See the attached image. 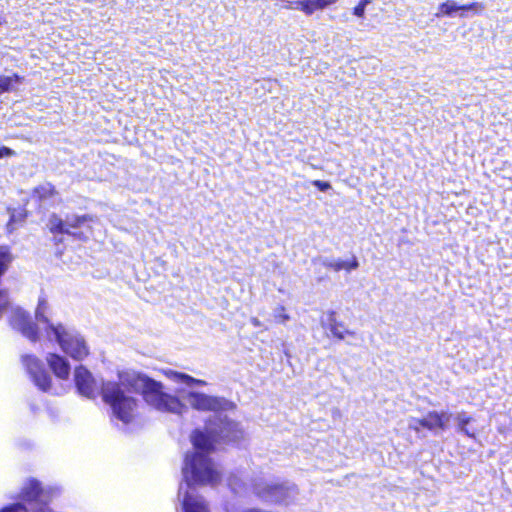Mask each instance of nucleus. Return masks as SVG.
Returning a JSON list of instances; mask_svg holds the SVG:
<instances>
[{
	"label": "nucleus",
	"instance_id": "1",
	"mask_svg": "<svg viewBox=\"0 0 512 512\" xmlns=\"http://www.w3.org/2000/svg\"><path fill=\"white\" fill-rule=\"evenodd\" d=\"M188 402L197 410L213 411L215 414L209 419L204 431L195 429L191 434L194 450L185 456L182 468L185 484H180L178 497L183 495V512H208L204 499L192 494L189 488L194 484L218 483L220 474L209 455L214 451L216 443H237L243 437V431L238 423L222 416V411L232 407V403L226 399L191 392L188 395Z\"/></svg>",
	"mask_w": 512,
	"mask_h": 512
},
{
	"label": "nucleus",
	"instance_id": "2",
	"mask_svg": "<svg viewBox=\"0 0 512 512\" xmlns=\"http://www.w3.org/2000/svg\"><path fill=\"white\" fill-rule=\"evenodd\" d=\"M129 392L141 393L146 403L163 412L181 414L186 407L180 400L163 391V386L146 375L126 372L119 375V383L103 382L100 388L103 401L111 407L113 416L124 425L134 417L136 400Z\"/></svg>",
	"mask_w": 512,
	"mask_h": 512
},
{
	"label": "nucleus",
	"instance_id": "3",
	"mask_svg": "<svg viewBox=\"0 0 512 512\" xmlns=\"http://www.w3.org/2000/svg\"><path fill=\"white\" fill-rule=\"evenodd\" d=\"M48 303L40 298L35 311V318L40 324H45V332L49 340L54 339L61 349L75 360L84 359L88 353V347L84 338L74 329L67 328L62 324L54 325L49 322L46 315Z\"/></svg>",
	"mask_w": 512,
	"mask_h": 512
},
{
	"label": "nucleus",
	"instance_id": "4",
	"mask_svg": "<svg viewBox=\"0 0 512 512\" xmlns=\"http://www.w3.org/2000/svg\"><path fill=\"white\" fill-rule=\"evenodd\" d=\"M253 491L255 495L265 503L284 504L292 503L298 495V489L294 484L268 483L259 481L254 483Z\"/></svg>",
	"mask_w": 512,
	"mask_h": 512
},
{
	"label": "nucleus",
	"instance_id": "5",
	"mask_svg": "<svg viewBox=\"0 0 512 512\" xmlns=\"http://www.w3.org/2000/svg\"><path fill=\"white\" fill-rule=\"evenodd\" d=\"M91 221H93V216L88 214H69L65 217V219H62L56 214H52L48 220V227L54 234H68L82 240L85 238L84 233L77 232L76 230L85 226Z\"/></svg>",
	"mask_w": 512,
	"mask_h": 512
},
{
	"label": "nucleus",
	"instance_id": "6",
	"mask_svg": "<svg viewBox=\"0 0 512 512\" xmlns=\"http://www.w3.org/2000/svg\"><path fill=\"white\" fill-rule=\"evenodd\" d=\"M55 493L53 489H43L37 480H30L22 490V499L33 512H53L47 503Z\"/></svg>",
	"mask_w": 512,
	"mask_h": 512
},
{
	"label": "nucleus",
	"instance_id": "7",
	"mask_svg": "<svg viewBox=\"0 0 512 512\" xmlns=\"http://www.w3.org/2000/svg\"><path fill=\"white\" fill-rule=\"evenodd\" d=\"M10 326L32 342L38 340V328L30 315L20 307H14L9 317Z\"/></svg>",
	"mask_w": 512,
	"mask_h": 512
},
{
	"label": "nucleus",
	"instance_id": "8",
	"mask_svg": "<svg viewBox=\"0 0 512 512\" xmlns=\"http://www.w3.org/2000/svg\"><path fill=\"white\" fill-rule=\"evenodd\" d=\"M22 362L34 384L44 392L49 391L51 386V377L45 370L44 364L32 355L23 356Z\"/></svg>",
	"mask_w": 512,
	"mask_h": 512
},
{
	"label": "nucleus",
	"instance_id": "9",
	"mask_svg": "<svg viewBox=\"0 0 512 512\" xmlns=\"http://www.w3.org/2000/svg\"><path fill=\"white\" fill-rule=\"evenodd\" d=\"M75 385L79 393L87 398L94 399L98 393V385L92 374L83 366H78L74 372Z\"/></svg>",
	"mask_w": 512,
	"mask_h": 512
},
{
	"label": "nucleus",
	"instance_id": "10",
	"mask_svg": "<svg viewBox=\"0 0 512 512\" xmlns=\"http://www.w3.org/2000/svg\"><path fill=\"white\" fill-rule=\"evenodd\" d=\"M449 415L446 412H430L427 416L417 419L411 418L408 427L414 431H419L420 427L434 430L436 428L445 429L446 423L449 421Z\"/></svg>",
	"mask_w": 512,
	"mask_h": 512
},
{
	"label": "nucleus",
	"instance_id": "11",
	"mask_svg": "<svg viewBox=\"0 0 512 512\" xmlns=\"http://www.w3.org/2000/svg\"><path fill=\"white\" fill-rule=\"evenodd\" d=\"M313 262H318L327 269L334 272L345 271L350 273L359 267V261L355 255H351L347 259L335 258V257H318Z\"/></svg>",
	"mask_w": 512,
	"mask_h": 512
},
{
	"label": "nucleus",
	"instance_id": "12",
	"mask_svg": "<svg viewBox=\"0 0 512 512\" xmlns=\"http://www.w3.org/2000/svg\"><path fill=\"white\" fill-rule=\"evenodd\" d=\"M484 9V6L482 3L479 2H473L466 5H458L453 0H447L446 2L442 3L438 7V12L436 13V17H441L443 15L446 16H452L454 13L458 11H469L474 10L476 12L482 11Z\"/></svg>",
	"mask_w": 512,
	"mask_h": 512
},
{
	"label": "nucleus",
	"instance_id": "13",
	"mask_svg": "<svg viewBox=\"0 0 512 512\" xmlns=\"http://www.w3.org/2000/svg\"><path fill=\"white\" fill-rule=\"evenodd\" d=\"M47 362L58 378L67 379L69 377L70 364L64 357L58 354H49Z\"/></svg>",
	"mask_w": 512,
	"mask_h": 512
},
{
	"label": "nucleus",
	"instance_id": "14",
	"mask_svg": "<svg viewBox=\"0 0 512 512\" xmlns=\"http://www.w3.org/2000/svg\"><path fill=\"white\" fill-rule=\"evenodd\" d=\"M336 2L337 0H299L295 2V8L306 15H312L315 11L323 10Z\"/></svg>",
	"mask_w": 512,
	"mask_h": 512
},
{
	"label": "nucleus",
	"instance_id": "15",
	"mask_svg": "<svg viewBox=\"0 0 512 512\" xmlns=\"http://www.w3.org/2000/svg\"><path fill=\"white\" fill-rule=\"evenodd\" d=\"M170 374H171V377L175 381L184 383L187 386H194V385L203 386V385H206V382L204 380L193 378L192 376H190L188 374L174 372V371H171Z\"/></svg>",
	"mask_w": 512,
	"mask_h": 512
},
{
	"label": "nucleus",
	"instance_id": "16",
	"mask_svg": "<svg viewBox=\"0 0 512 512\" xmlns=\"http://www.w3.org/2000/svg\"><path fill=\"white\" fill-rule=\"evenodd\" d=\"M22 77L18 74L12 76H0V94L4 92H10L13 90L14 83H21Z\"/></svg>",
	"mask_w": 512,
	"mask_h": 512
},
{
	"label": "nucleus",
	"instance_id": "17",
	"mask_svg": "<svg viewBox=\"0 0 512 512\" xmlns=\"http://www.w3.org/2000/svg\"><path fill=\"white\" fill-rule=\"evenodd\" d=\"M25 218H26L25 210H20V211L12 210V212L10 213V219L7 223V231L9 233H12L17 228L16 224L23 222Z\"/></svg>",
	"mask_w": 512,
	"mask_h": 512
},
{
	"label": "nucleus",
	"instance_id": "18",
	"mask_svg": "<svg viewBox=\"0 0 512 512\" xmlns=\"http://www.w3.org/2000/svg\"><path fill=\"white\" fill-rule=\"evenodd\" d=\"M34 194L39 197V199H48L55 194V189L53 185L50 183L42 184L34 189Z\"/></svg>",
	"mask_w": 512,
	"mask_h": 512
},
{
	"label": "nucleus",
	"instance_id": "19",
	"mask_svg": "<svg viewBox=\"0 0 512 512\" xmlns=\"http://www.w3.org/2000/svg\"><path fill=\"white\" fill-rule=\"evenodd\" d=\"M329 331L334 337H336L340 340L344 339L345 334H352V332L345 330L343 325L340 323H337L334 319H331V322L329 325Z\"/></svg>",
	"mask_w": 512,
	"mask_h": 512
},
{
	"label": "nucleus",
	"instance_id": "20",
	"mask_svg": "<svg viewBox=\"0 0 512 512\" xmlns=\"http://www.w3.org/2000/svg\"><path fill=\"white\" fill-rule=\"evenodd\" d=\"M228 485L231 489V491L235 494H241L242 493V481L239 477L233 475L228 479Z\"/></svg>",
	"mask_w": 512,
	"mask_h": 512
},
{
	"label": "nucleus",
	"instance_id": "21",
	"mask_svg": "<svg viewBox=\"0 0 512 512\" xmlns=\"http://www.w3.org/2000/svg\"><path fill=\"white\" fill-rule=\"evenodd\" d=\"M0 512H28V508L23 503H13L0 509Z\"/></svg>",
	"mask_w": 512,
	"mask_h": 512
},
{
	"label": "nucleus",
	"instance_id": "22",
	"mask_svg": "<svg viewBox=\"0 0 512 512\" xmlns=\"http://www.w3.org/2000/svg\"><path fill=\"white\" fill-rule=\"evenodd\" d=\"M276 6L280 9H296L295 2H291L289 0H279L277 1Z\"/></svg>",
	"mask_w": 512,
	"mask_h": 512
},
{
	"label": "nucleus",
	"instance_id": "23",
	"mask_svg": "<svg viewBox=\"0 0 512 512\" xmlns=\"http://www.w3.org/2000/svg\"><path fill=\"white\" fill-rule=\"evenodd\" d=\"M313 186H315L318 190H320L322 192H326L327 190H329L331 188L330 183L321 181V180L313 181Z\"/></svg>",
	"mask_w": 512,
	"mask_h": 512
},
{
	"label": "nucleus",
	"instance_id": "24",
	"mask_svg": "<svg viewBox=\"0 0 512 512\" xmlns=\"http://www.w3.org/2000/svg\"><path fill=\"white\" fill-rule=\"evenodd\" d=\"M471 418L468 417L465 413H459L457 415V421H458V428L459 427H463V426H467L468 423L470 422Z\"/></svg>",
	"mask_w": 512,
	"mask_h": 512
},
{
	"label": "nucleus",
	"instance_id": "25",
	"mask_svg": "<svg viewBox=\"0 0 512 512\" xmlns=\"http://www.w3.org/2000/svg\"><path fill=\"white\" fill-rule=\"evenodd\" d=\"M281 311L275 315V319L279 323H284L285 321L289 320V315L284 313V308L281 307Z\"/></svg>",
	"mask_w": 512,
	"mask_h": 512
},
{
	"label": "nucleus",
	"instance_id": "26",
	"mask_svg": "<svg viewBox=\"0 0 512 512\" xmlns=\"http://www.w3.org/2000/svg\"><path fill=\"white\" fill-rule=\"evenodd\" d=\"M365 9L366 8L359 3L357 6L354 7L353 14L359 18H362L364 17Z\"/></svg>",
	"mask_w": 512,
	"mask_h": 512
},
{
	"label": "nucleus",
	"instance_id": "27",
	"mask_svg": "<svg viewBox=\"0 0 512 512\" xmlns=\"http://www.w3.org/2000/svg\"><path fill=\"white\" fill-rule=\"evenodd\" d=\"M13 154H14V151L8 147L0 148V159L3 157L12 156Z\"/></svg>",
	"mask_w": 512,
	"mask_h": 512
},
{
	"label": "nucleus",
	"instance_id": "28",
	"mask_svg": "<svg viewBox=\"0 0 512 512\" xmlns=\"http://www.w3.org/2000/svg\"><path fill=\"white\" fill-rule=\"evenodd\" d=\"M459 431L464 433L465 435L469 436V437H472L474 438L475 437V433L474 431H470L467 426H463V427H459Z\"/></svg>",
	"mask_w": 512,
	"mask_h": 512
},
{
	"label": "nucleus",
	"instance_id": "29",
	"mask_svg": "<svg viewBox=\"0 0 512 512\" xmlns=\"http://www.w3.org/2000/svg\"><path fill=\"white\" fill-rule=\"evenodd\" d=\"M251 324L254 326V327H260L261 326V322L258 318H251L250 320Z\"/></svg>",
	"mask_w": 512,
	"mask_h": 512
},
{
	"label": "nucleus",
	"instance_id": "30",
	"mask_svg": "<svg viewBox=\"0 0 512 512\" xmlns=\"http://www.w3.org/2000/svg\"><path fill=\"white\" fill-rule=\"evenodd\" d=\"M370 3H371V0H361V1H360V4H361V5H363L365 8H366V6H367L368 4H370Z\"/></svg>",
	"mask_w": 512,
	"mask_h": 512
},
{
	"label": "nucleus",
	"instance_id": "31",
	"mask_svg": "<svg viewBox=\"0 0 512 512\" xmlns=\"http://www.w3.org/2000/svg\"><path fill=\"white\" fill-rule=\"evenodd\" d=\"M226 512H231L229 509H226Z\"/></svg>",
	"mask_w": 512,
	"mask_h": 512
},
{
	"label": "nucleus",
	"instance_id": "32",
	"mask_svg": "<svg viewBox=\"0 0 512 512\" xmlns=\"http://www.w3.org/2000/svg\"><path fill=\"white\" fill-rule=\"evenodd\" d=\"M226 512H231L229 509H226Z\"/></svg>",
	"mask_w": 512,
	"mask_h": 512
},
{
	"label": "nucleus",
	"instance_id": "33",
	"mask_svg": "<svg viewBox=\"0 0 512 512\" xmlns=\"http://www.w3.org/2000/svg\"><path fill=\"white\" fill-rule=\"evenodd\" d=\"M226 512H231L229 509H226Z\"/></svg>",
	"mask_w": 512,
	"mask_h": 512
}]
</instances>
